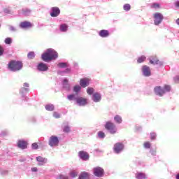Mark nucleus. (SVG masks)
<instances>
[{
	"label": "nucleus",
	"mask_w": 179,
	"mask_h": 179,
	"mask_svg": "<svg viewBox=\"0 0 179 179\" xmlns=\"http://www.w3.org/2000/svg\"><path fill=\"white\" fill-rule=\"evenodd\" d=\"M41 58L45 62H49V61H52V59H57L58 58V53L52 49H48L47 52L42 55Z\"/></svg>",
	"instance_id": "obj_1"
},
{
	"label": "nucleus",
	"mask_w": 179,
	"mask_h": 179,
	"mask_svg": "<svg viewBox=\"0 0 179 179\" xmlns=\"http://www.w3.org/2000/svg\"><path fill=\"white\" fill-rule=\"evenodd\" d=\"M8 66L10 71H13V72H16L17 71H20V69L23 68V63L20 61L12 60L8 63Z\"/></svg>",
	"instance_id": "obj_2"
},
{
	"label": "nucleus",
	"mask_w": 179,
	"mask_h": 179,
	"mask_svg": "<svg viewBox=\"0 0 179 179\" xmlns=\"http://www.w3.org/2000/svg\"><path fill=\"white\" fill-rule=\"evenodd\" d=\"M105 128L107 131H109L110 134H117V127H115V124L111 122H106Z\"/></svg>",
	"instance_id": "obj_3"
},
{
	"label": "nucleus",
	"mask_w": 179,
	"mask_h": 179,
	"mask_svg": "<svg viewBox=\"0 0 179 179\" xmlns=\"http://www.w3.org/2000/svg\"><path fill=\"white\" fill-rule=\"evenodd\" d=\"M153 17L155 19L154 24H155V26H159V24L163 22L164 17L163 15L160 13H156L153 14Z\"/></svg>",
	"instance_id": "obj_4"
},
{
	"label": "nucleus",
	"mask_w": 179,
	"mask_h": 179,
	"mask_svg": "<svg viewBox=\"0 0 179 179\" xmlns=\"http://www.w3.org/2000/svg\"><path fill=\"white\" fill-rule=\"evenodd\" d=\"M115 153H121L124 150V144L122 143H116L113 146Z\"/></svg>",
	"instance_id": "obj_5"
},
{
	"label": "nucleus",
	"mask_w": 179,
	"mask_h": 179,
	"mask_svg": "<svg viewBox=\"0 0 179 179\" xmlns=\"http://www.w3.org/2000/svg\"><path fill=\"white\" fill-rule=\"evenodd\" d=\"M59 143V140L58 139V137L55 136H50V138L49 139V145L51 147L54 146H58V144Z\"/></svg>",
	"instance_id": "obj_6"
},
{
	"label": "nucleus",
	"mask_w": 179,
	"mask_h": 179,
	"mask_svg": "<svg viewBox=\"0 0 179 179\" xmlns=\"http://www.w3.org/2000/svg\"><path fill=\"white\" fill-rule=\"evenodd\" d=\"M94 174L96 177H103V176H104V169L101 167L96 166L94 168Z\"/></svg>",
	"instance_id": "obj_7"
},
{
	"label": "nucleus",
	"mask_w": 179,
	"mask_h": 179,
	"mask_svg": "<svg viewBox=\"0 0 179 179\" xmlns=\"http://www.w3.org/2000/svg\"><path fill=\"white\" fill-rule=\"evenodd\" d=\"M150 64L152 65H162L163 64L159 59L157 58V56L156 55H152L150 57Z\"/></svg>",
	"instance_id": "obj_8"
},
{
	"label": "nucleus",
	"mask_w": 179,
	"mask_h": 179,
	"mask_svg": "<svg viewBox=\"0 0 179 179\" xmlns=\"http://www.w3.org/2000/svg\"><path fill=\"white\" fill-rule=\"evenodd\" d=\"M154 92L157 96L162 97L163 94H166V91L161 86H157L154 88Z\"/></svg>",
	"instance_id": "obj_9"
},
{
	"label": "nucleus",
	"mask_w": 179,
	"mask_h": 179,
	"mask_svg": "<svg viewBox=\"0 0 179 179\" xmlns=\"http://www.w3.org/2000/svg\"><path fill=\"white\" fill-rule=\"evenodd\" d=\"M78 156L80 159L84 161H87L90 159L89 153L86 151H80L78 152Z\"/></svg>",
	"instance_id": "obj_10"
},
{
	"label": "nucleus",
	"mask_w": 179,
	"mask_h": 179,
	"mask_svg": "<svg viewBox=\"0 0 179 179\" xmlns=\"http://www.w3.org/2000/svg\"><path fill=\"white\" fill-rule=\"evenodd\" d=\"M52 12L50 13V16L52 17H57L61 13V10L58 7H53L51 8Z\"/></svg>",
	"instance_id": "obj_11"
},
{
	"label": "nucleus",
	"mask_w": 179,
	"mask_h": 179,
	"mask_svg": "<svg viewBox=\"0 0 179 179\" xmlns=\"http://www.w3.org/2000/svg\"><path fill=\"white\" fill-rule=\"evenodd\" d=\"M20 27H21V29H30L33 27V24L29 21H24L20 22Z\"/></svg>",
	"instance_id": "obj_12"
},
{
	"label": "nucleus",
	"mask_w": 179,
	"mask_h": 179,
	"mask_svg": "<svg viewBox=\"0 0 179 179\" xmlns=\"http://www.w3.org/2000/svg\"><path fill=\"white\" fill-rule=\"evenodd\" d=\"M76 101L79 106H86V104H87V99L83 97L76 98Z\"/></svg>",
	"instance_id": "obj_13"
},
{
	"label": "nucleus",
	"mask_w": 179,
	"mask_h": 179,
	"mask_svg": "<svg viewBox=\"0 0 179 179\" xmlns=\"http://www.w3.org/2000/svg\"><path fill=\"white\" fill-rule=\"evenodd\" d=\"M27 145L29 144L24 140H19L17 143V148H20V149H27Z\"/></svg>",
	"instance_id": "obj_14"
},
{
	"label": "nucleus",
	"mask_w": 179,
	"mask_h": 179,
	"mask_svg": "<svg viewBox=\"0 0 179 179\" xmlns=\"http://www.w3.org/2000/svg\"><path fill=\"white\" fill-rule=\"evenodd\" d=\"M90 82V80L88 78H82L80 80V85L81 87H87V86H89Z\"/></svg>",
	"instance_id": "obj_15"
},
{
	"label": "nucleus",
	"mask_w": 179,
	"mask_h": 179,
	"mask_svg": "<svg viewBox=\"0 0 179 179\" xmlns=\"http://www.w3.org/2000/svg\"><path fill=\"white\" fill-rule=\"evenodd\" d=\"M142 72L144 76H150V68L148 66H143L142 68Z\"/></svg>",
	"instance_id": "obj_16"
},
{
	"label": "nucleus",
	"mask_w": 179,
	"mask_h": 179,
	"mask_svg": "<svg viewBox=\"0 0 179 179\" xmlns=\"http://www.w3.org/2000/svg\"><path fill=\"white\" fill-rule=\"evenodd\" d=\"M78 179H90V174L86 171L81 172Z\"/></svg>",
	"instance_id": "obj_17"
},
{
	"label": "nucleus",
	"mask_w": 179,
	"mask_h": 179,
	"mask_svg": "<svg viewBox=\"0 0 179 179\" xmlns=\"http://www.w3.org/2000/svg\"><path fill=\"white\" fill-rule=\"evenodd\" d=\"M37 162L39 163V166H44L47 163V159L41 156L36 157Z\"/></svg>",
	"instance_id": "obj_18"
},
{
	"label": "nucleus",
	"mask_w": 179,
	"mask_h": 179,
	"mask_svg": "<svg viewBox=\"0 0 179 179\" xmlns=\"http://www.w3.org/2000/svg\"><path fill=\"white\" fill-rule=\"evenodd\" d=\"M99 36L103 38L108 37L110 32L108 30L102 29L99 31Z\"/></svg>",
	"instance_id": "obj_19"
},
{
	"label": "nucleus",
	"mask_w": 179,
	"mask_h": 179,
	"mask_svg": "<svg viewBox=\"0 0 179 179\" xmlns=\"http://www.w3.org/2000/svg\"><path fill=\"white\" fill-rule=\"evenodd\" d=\"M38 69L39 71H42L43 72H45V71L48 70V66H47L46 64L43 63H41L38 65Z\"/></svg>",
	"instance_id": "obj_20"
},
{
	"label": "nucleus",
	"mask_w": 179,
	"mask_h": 179,
	"mask_svg": "<svg viewBox=\"0 0 179 179\" xmlns=\"http://www.w3.org/2000/svg\"><path fill=\"white\" fill-rule=\"evenodd\" d=\"M93 101H95V103H98L100 100H101V95L99 93H94L92 95Z\"/></svg>",
	"instance_id": "obj_21"
},
{
	"label": "nucleus",
	"mask_w": 179,
	"mask_h": 179,
	"mask_svg": "<svg viewBox=\"0 0 179 179\" xmlns=\"http://www.w3.org/2000/svg\"><path fill=\"white\" fill-rule=\"evenodd\" d=\"M136 179H146V174L142 173V172H138L136 173Z\"/></svg>",
	"instance_id": "obj_22"
},
{
	"label": "nucleus",
	"mask_w": 179,
	"mask_h": 179,
	"mask_svg": "<svg viewBox=\"0 0 179 179\" xmlns=\"http://www.w3.org/2000/svg\"><path fill=\"white\" fill-rule=\"evenodd\" d=\"M114 120L117 124H121V122H122V117L120 115L115 116Z\"/></svg>",
	"instance_id": "obj_23"
},
{
	"label": "nucleus",
	"mask_w": 179,
	"mask_h": 179,
	"mask_svg": "<svg viewBox=\"0 0 179 179\" xmlns=\"http://www.w3.org/2000/svg\"><path fill=\"white\" fill-rule=\"evenodd\" d=\"M61 31H66L68 30V25L66 24H63L60 25Z\"/></svg>",
	"instance_id": "obj_24"
},
{
	"label": "nucleus",
	"mask_w": 179,
	"mask_h": 179,
	"mask_svg": "<svg viewBox=\"0 0 179 179\" xmlns=\"http://www.w3.org/2000/svg\"><path fill=\"white\" fill-rule=\"evenodd\" d=\"M145 61H146V57L145 56H141L137 59L138 64H142V62H145Z\"/></svg>",
	"instance_id": "obj_25"
},
{
	"label": "nucleus",
	"mask_w": 179,
	"mask_h": 179,
	"mask_svg": "<svg viewBox=\"0 0 179 179\" xmlns=\"http://www.w3.org/2000/svg\"><path fill=\"white\" fill-rule=\"evenodd\" d=\"M124 10L128 12V10H131V5L129 3H126L123 6Z\"/></svg>",
	"instance_id": "obj_26"
},
{
	"label": "nucleus",
	"mask_w": 179,
	"mask_h": 179,
	"mask_svg": "<svg viewBox=\"0 0 179 179\" xmlns=\"http://www.w3.org/2000/svg\"><path fill=\"white\" fill-rule=\"evenodd\" d=\"M69 176L73 178H75V177H78V172L76 171H71Z\"/></svg>",
	"instance_id": "obj_27"
},
{
	"label": "nucleus",
	"mask_w": 179,
	"mask_h": 179,
	"mask_svg": "<svg viewBox=\"0 0 179 179\" xmlns=\"http://www.w3.org/2000/svg\"><path fill=\"white\" fill-rule=\"evenodd\" d=\"M45 108L48 111H54V105H46Z\"/></svg>",
	"instance_id": "obj_28"
},
{
	"label": "nucleus",
	"mask_w": 179,
	"mask_h": 179,
	"mask_svg": "<svg viewBox=\"0 0 179 179\" xmlns=\"http://www.w3.org/2000/svg\"><path fill=\"white\" fill-rule=\"evenodd\" d=\"M164 92H165V93L166 92H171V87L170 86V85H165L164 86Z\"/></svg>",
	"instance_id": "obj_29"
},
{
	"label": "nucleus",
	"mask_w": 179,
	"mask_h": 179,
	"mask_svg": "<svg viewBox=\"0 0 179 179\" xmlns=\"http://www.w3.org/2000/svg\"><path fill=\"white\" fill-rule=\"evenodd\" d=\"M34 57H35L34 52H29L27 55V57L29 58V59H33Z\"/></svg>",
	"instance_id": "obj_30"
},
{
	"label": "nucleus",
	"mask_w": 179,
	"mask_h": 179,
	"mask_svg": "<svg viewBox=\"0 0 179 179\" xmlns=\"http://www.w3.org/2000/svg\"><path fill=\"white\" fill-rule=\"evenodd\" d=\"M143 146L145 149H150L152 145L150 144V142L146 141L143 143Z\"/></svg>",
	"instance_id": "obj_31"
},
{
	"label": "nucleus",
	"mask_w": 179,
	"mask_h": 179,
	"mask_svg": "<svg viewBox=\"0 0 179 179\" xmlns=\"http://www.w3.org/2000/svg\"><path fill=\"white\" fill-rule=\"evenodd\" d=\"M94 92V89L92 88V87H88L87 90V93L90 95L93 94V93Z\"/></svg>",
	"instance_id": "obj_32"
},
{
	"label": "nucleus",
	"mask_w": 179,
	"mask_h": 179,
	"mask_svg": "<svg viewBox=\"0 0 179 179\" xmlns=\"http://www.w3.org/2000/svg\"><path fill=\"white\" fill-rule=\"evenodd\" d=\"M98 136L101 138H106V134L101 131L98 132Z\"/></svg>",
	"instance_id": "obj_33"
},
{
	"label": "nucleus",
	"mask_w": 179,
	"mask_h": 179,
	"mask_svg": "<svg viewBox=\"0 0 179 179\" xmlns=\"http://www.w3.org/2000/svg\"><path fill=\"white\" fill-rule=\"evenodd\" d=\"M151 8H152L153 9H158L159 8H160V4L154 3L151 5Z\"/></svg>",
	"instance_id": "obj_34"
},
{
	"label": "nucleus",
	"mask_w": 179,
	"mask_h": 179,
	"mask_svg": "<svg viewBox=\"0 0 179 179\" xmlns=\"http://www.w3.org/2000/svg\"><path fill=\"white\" fill-rule=\"evenodd\" d=\"M150 139L151 141H155V139H156V137L157 136V135L156 134V133L155 132H152L150 133Z\"/></svg>",
	"instance_id": "obj_35"
},
{
	"label": "nucleus",
	"mask_w": 179,
	"mask_h": 179,
	"mask_svg": "<svg viewBox=\"0 0 179 179\" xmlns=\"http://www.w3.org/2000/svg\"><path fill=\"white\" fill-rule=\"evenodd\" d=\"M57 66H59V68H66V66H68V64H66V63H59L57 64Z\"/></svg>",
	"instance_id": "obj_36"
},
{
	"label": "nucleus",
	"mask_w": 179,
	"mask_h": 179,
	"mask_svg": "<svg viewBox=\"0 0 179 179\" xmlns=\"http://www.w3.org/2000/svg\"><path fill=\"white\" fill-rule=\"evenodd\" d=\"M80 89H82V87H80V86H79V85L75 86L73 87V92H75L76 93H78L80 90Z\"/></svg>",
	"instance_id": "obj_37"
},
{
	"label": "nucleus",
	"mask_w": 179,
	"mask_h": 179,
	"mask_svg": "<svg viewBox=\"0 0 179 179\" xmlns=\"http://www.w3.org/2000/svg\"><path fill=\"white\" fill-rule=\"evenodd\" d=\"M67 99L69 100H70V101L76 100V98H75V95L74 94L68 95Z\"/></svg>",
	"instance_id": "obj_38"
},
{
	"label": "nucleus",
	"mask_w": 179,
	"mask_h": 179,
	"mask_svg": "<svg viewBox=\"0 0 179 179\" xmlns=\"http://www.w3.org/2000/svg\"><path fill=\"white\" fill-rule=\"evenodd\" d=\"M64 132H71V128L69 126H65L63 129Z\"/></svg>",
	"instance_id": "obj_39"
},
{
	"label": "nucleus",
	"mask_w": 179,
	"mask_h": 179,
	"mask_svg": "<svg viewBox=\"0 0 179 179\" xmlns=\"http://www.w3.org/2000/svg\"><path fill=\"white\" fill-rule=\"evenodd\" d=\"M4 41L6 44H12V38H6Z\"/></svg>",
	"instance_id": "obj_40"
},
{
	"label": "nucleus",
	"mask_w": 179,
	"mask_h": 179,
	"mask_svg": "<svg viewBox=\"0 0 179 179\" xmlns=\"http://www.w3.org/2000/svg\"><path fill=\"white\" fill-rule=\"evenodd\" d=\"M59 179H69V177H68V176L60 174L59 176Z\"/></svg>",
	"instance_id": "obj_41"
},
{
	"label": "nucleus",
	"mask_w": 179,
	"mask_h": 179,
	"mask_svg": "<svg viewBox=\"0 0 179 179\" xmlns=\"http://www.w3.org/2000/svg\"><path fill=\"white\" fill-rule=\"evenodd\" d=\"M31 146H32V149H35V150L38 149V144H37V143H32Z\"/></svg>",
	"instance_id": "obj_42"
},
{
	"label": "nucleus",
	"mask_w": 179,
	"mask_h": 179,
	"mask_svg": "<svg viewBox=\"0 0 179 179\" xmlns=\"http://www.w3.org/2000/svg\"><path fill=\"white\" fill-rule=\"evenodd\" d=\"M53 117H55V118H60L61 115H59V113H58L57 112H54L53 113Z\"/></svg>",
	"instance_id": "obj_43"
},
{
	"label": "nucleus",
	"mask_w": 179,
	"mask_h": 179,
	"mask_svg": "<svg viewBox=\"0 0 179 179\" xmlns=\"http://www.w3.org/2000/svg\"><path fill=\"white\" fill-rule=\"evenodd\" d=\"M4 50L2 46L0 45V57L3 55V52H4Z\"/></svg>",
	"instance_id": "obj_44"
},
{
	"label": "nucleus",
	"mask_w": 179,
	"mask_h": 179,
	"mask_svg": "<svg viewBox=\"0 0 179 179\" xmlns=\"http://www.w3.org/2000/svg\"><path fill=\"white\" fill-rule=\"evenodd\" d=\"M174 80L176 82V83H178V81H179V76H176L174 78Z\"/></svg>",
	"instance_id": "obj_45"
},
{
	"label": "nucleus",
	"mask_w": 179,
	"mask_h": 179,
	"mask_svg": "<svg viewBox=\"0 0 179 179\" xmlns=\"http://www.w3.org/2000/svg\"><path fill=\"white\" fill-rule=\"evenodd\" d=\"M22 12H23V13H27L30 12V10L29 9H25V10L23 9Z\"/></svg>",
	"instance_id": "obj_46"
},
{
	"label": "nucleus",
	"mask_w": 179,
	"mask_h": 179,
	"mask_svg": "<svg viewBox=\"0 0 179 179\" xmlns=\"http://www.w3.org/2000/svg\"><path fill=\"white\" fill-rule=\"evenodd\" d=\"M29 83H24V87H29Z\"/></svg>",
	"instance_id": "obj_47"
},
{
	"label": "nucleus",
	"mask_w": 179,
	"mask_h": 179,
	"mask_svg": "<svg viewBox=\"0 0 179 179\" xmlns=\"http://www.w3.org/2000/svg\"><path fill=\"white\" fill-rule=\"evenodd\" d=\"M31 171L36 172L37 171V168H36V167L32 168Z\"/></svg>",
	"instance_id": "obj_48"
},
{
	"label": "nucleus",
	"mask_w": 179,
	"mask_h": 179,
	"mask_svg": "<svg viewBox=\"0 0 179 179\" xmlns=\"http://www.w3.org/2000/svg\"><path fill=\"white\" fill-rule=\"evenodd\" d=\"M175 5L177 8H179V1H176Z\"/></svg>",
	"instance_id": "obj_49"
},
{
	"label": "nucleus",
	"mask_w": 179,
	"mask_h": 179,
	"mask_svg": "<svg viewBox=\"0 0 179 179\" xmlns=\"http://www.w3.org/2000/svg\"><path fill=\"white\" fill-rule=\"evenodd\" d=\"M4 12H5V13H9V10H8V9H4Z\"/></svg>",
	"instance_id": "obj_50"
},
{
	"label": "nucleus",
	"mask_w": 179,
	"mask_h": 179,
	"mask_svg": "<svg viewBox=\"0 0 179 179\" xmlns=\"http://www.w3.org/2000/svg\"><path fill=\"white\" fill-rule=\"evenodd\" d=\"M64 83H68V80L64 79Z\"/></svg>",
	"instance_id": "obj_51"
},
{
	"label": "nucleus",
	"mask_w": 179,
	"mask_h": 179,
	"mask_svg": "<svg viewBox=\"0 0 179 179\" xmlns=\"http://www.w3.org/2000/svg\"><path fill=\"white\" fill-rule=\"evenodd\" d=\"M176 23L179 25V18L176 20Z\"/></svg>",
	"instance_id": "obj_52"
},
{
	"label": "nucleus",
	"mask_w": 179,
	"mask_h": 179,
	"mask_svg": "<svg viewBox=\"0 0 179 179\" xmlns=\"http://www.w3.org/2000/svg\"><path fill=\"white\" fill-rule=\"evenodd\" d=\"M176 179H179V173L176 175Z\"/></svg>",
	"instance_id": "obj_53"
},
{
	"label": "nucleus",
	"mask_w": 179,
	"mask_h": 179,
	"mask_svg": "<svg viewBox=\"0 0 179 179\" xmlns=\"http://www.w3.org/2000/svg\"><path fill=\"white\" fill-rule=\"evenodd\" d=\"M22 90H27V89L23 87V88H22Z\"/></svg>",
	"instance_id": "obj_54"
},
{
	"label": "nucleus",
	"mask_w": 179,
	"mask_h": 179,
	"mask_svg": "<svg viewBox=\"0 0 179 179\" xmlns=\"http://www.w3.org/2000/svg\"><path fill=\"white\" fill-rule=\"evenodd\" d=\"M0 27H1V24H0Z\"/></svg>",
	"instance_id": "obj_55"
}]
</instances>
